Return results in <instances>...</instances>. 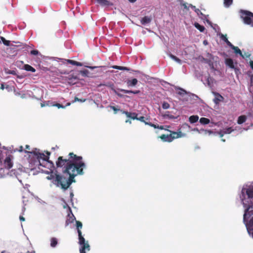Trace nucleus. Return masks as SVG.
<instances>
[{"label": "nucleus", "mask_w": 253, "mask_h": 253, "mask_svg": "<svg viewBox=\"0 0 253 253\" xmlns=\"http://www.w3.org/2000/svg\"><path fill=\"white\" fill-rule=\"evenodd\" d=\"M250 65L251 66V68L253 70V61H250Z\"/></svg>", "instance_id": "8fccbe9b"}, {"label": "nucleus", "mask_w": 253, "mask_h": 253, "mask_svg": "<svg viewBox=\"0 0 253 253\" xmlns=\"http://www.w3.org/2000/svg\"><path fill=\"white\" fill-rule=\"evenodd\" d=\"M222 141H223V142H225V140L224 139H222Z\"/></svg>", "instance_id": "e2e57ef3"}, {"label": "nucleus", "mask_w": 253, "mask_h": 253, "mask_svg": "<svg viewBox=\"0 0 253 253\" xmlns=\"http://www.w3.org/2000/svg\"><path fill=\"white\" fill-rule=\"evenodd\" d=\"M148 120V118L145 119V118L143 116H141L140 117H137V120H139L140 122L144 123L145 125H146V123H148V122L146 121V120Z\"/></svg>", "instance_id": "2f4dec72"}, {"label": "nucleus", "mask_w": 253, "mask_h": 253, "mask_svg": "<svg viewBox=\"0 0 253 253\" xmlns=\"http://www.w3.org/2000/svg\"><path fill=\"white\" fill-rule=\"evenodd\" d=\"M231 48L234 51V52L236 54H239L243 58H244V55H243L241 50L238 47L235 46L234 45H233Z\"/></svg>", "instance_id": "ddd939ff"}, {"label": "nucleus", "mask_w": 253, "mask_h": 253, "mask_svg": "<svg viewBox=\"0 0 253 253\" xmlns=\"http://www.w3.org/2000/svg\"><path fill=\"white\" fill-rule=\"evenodd\" d=\"M247 120V117L245 115H242L238 117V120H237V123L239 125L242 124L244 122H246Z\"/></svg>", "instance_id": "2eb2a0df"}, {"label": "nucleus", "mask_w": 253, "mask_h": 253, "mask_svg": "<svg viewBox=\"0 0 253 253\" xmlns=\"http://www.w3.org/2000/svg\"><path fill=\"white\" fill-rule=\"evenodd\" d=\"M58 240L55 237H52L50 239V246L51 247L54 248L57 245Z\"/></svg>", "instance_id": "aec40b11"}, {"label": "nucleus", "mask_w": 253, "mask_h": 253, "mask_svg": "<svg viewBox=\"0 0 253 253\" xmlns=\"http://www.w3.org/2000/svg\"><path fill=\"white\" fill-rule=\"evenodd\" d=\"M1 158H2V157H1V156L0 155V163H1Z\"/></svg>", "instance_id": "bf43d9fd"}, {"label": "nucleus", "mask_w": 253, "mask_h": 253, "mask_svg": "<svg viewBox=\"0 0 253 253\" xmlns=\"http://www.w3.org/2000/svg\"><path fill=\"white\" fill-rule=\"evenodd\" d=\"M170 57L172 59H173L174 60H175L176 62H177V63H179V64H181V60L179 59L178 58H177L176 56L172 55V54H170Z\"/></svg>", "instance_id": "473e14b6"}, {"label": "nucleus", "mask_w": 253, "mask_h": 253, "mask_svg": "<svg viewBox=\"0 0 253 253\" xmlns=\"http://www.w3.org/2000/svg\"><path fill=\"white\" fill-rule=\"evenodd\" d=\"M192 8L193 9H195V12H197L198 14L199 13V12H200L201 14H202V12L200 11V10L199 9H196V7L195 6H192Z\"/></svg>", "instance_id": "c03bdc74"}, {"label": "nucleus", "mask_w": 253, "mask_h": 253, "mask_svg": "<svg viewBox=\"0 0 253 253\" xmlns=\"http://www.w3.org/2000/svg\"><path fill=\"white\" fill-rule=\"evenodd\" d=\"M72 60L68 59V60H67V62L68 63L71 64Z\"/></svg>", "instance_id": "6e6d98bb"}, {"label": "nucleus", "mask_w": 253, "mask_h": 253, "mask_svg": "<svg viewBox=\"0 0 253 253\" xmlns=\"http://www.w3.org/2000/svg\"><path fill=\"white\" fill-rule=\"evenodd\" d=\"M56 166L53 169L61 168L62 174L56 173L47 176L48 180H52V183L57 187H60L63 190H67L72 183L75 182V177L78 175L84 173V169L86 165L83 161L82 156H78L73 152L68 154V158L59 156L56 161Z\"/></svg>", "instance_id": "f257e3e1"}, {"label": "nucleus", "mask_w": 253, "mask_h": 253, "mask_svg": "<svg viewBox=\"0 0 253 253\" xmlns=\"http://www.w3.org/2000/svg\"><path fill=\"white\" fill-rule=\"evenodd\" d=\"M18 151L20 152H22L23 151V147L22 146H20L18 149L17 150Z\"/></svg>", "instance_id": "49530a36"}, {"label": "nucleus", "mask_w": 253, "mask_h": 253, "mask_svg": "<svg viewBox=\"0 0 253 253\" xmlns=\"http://www.w3.org/2000/svg\"><path fill=\"white\" fill-rule=\"evenodd\" d=\"M19 219L21 221H24L25 220V218L22 216H20Z\"/></svg>", "instance_id": "3c124183"}, {"label": "nucleus", "mask_w": 253, "mask_h": 253, "mask_svg": "<svg viewBox=\"0 0 253 253\" xmlns=\"http://www.w3.org/2000/svg\"><path fill=\"white\" fill-rule=\"evenodd\" d=\"M0 39L5 45L10 46V42L9 41L5 40V39L3 37H0Z\"/></svg>", "instance_id": "bb28decb"}, {"label": "nucleus", "mask_w": 253, "mask_h": 253, "mask_svg": "<svg viewBox=\"0 0 253 253\" xmlns=\"http://www.w3.org/2000/svg\"><path fill=\"white\" fill-rule=\"evenodd\" d=\"M15 95H17V96H21V94L20 93V92H16L15 93Z\"/></svg>", "instance_id": "5fc2aeb1"}, {"label": "nucleus", "mask_w": 253, "mask_h": 253, "mask_svg": "<svg viewBox=\"0 0 253 253\" xmlns=\"http://www.w3.org/2000/svg\"><path fill=\"white\" fill-rule=\"evenodd\" d=\"M121 112L123 114H125L128 118H130L133 120H137V114L135 113H131V112H128L127 111H123V110H121Z\"/></svg>", "instance_id": "0eeeda50"}, {"label": "nucleus", "mask_w": 253, "mask_h": 253, "mask_svg": "<svg viewBox=\"0 0 253 253\" xmlns=\"http://www.w3.org/2000/svg\"><path fill=\"white\" fill-rule=\"evenodd\" d=\"M246 215V213H245L244 214V217H245Z\"/></svg>", "instance_id": "69168bd1"}, {"label": "nucleus", "mask_w": 253, "mask_h": 253, "mask_svg": "<svg viewBox=\"0 0 253 253\" xmlns=\"http://www.w3.org/2000/svg\"><path fill=\"white\" fill-rule=\"evenodd\" d=\"M170 132V133L169 134L170 135V140L171 142L175 138H178L180 137H181V132L179 131V132H175V131H172L170 130H168Z\"/></svg>", "instance_id": "423d86ee"}, {"label": "nucleus", "mask_w": 253, "mask_h": 253, "mask_svg": "<svg viewBox=\"0 0 253 253\" xmlns=\"http://www.w3.org/2000/svg\"><path fill=\"white\" fill-rule=\"evenodd\" d=\"M69 218L66 221V224H68V222L72 223L73 222L74 220L75 219V217L74 215L72 214V216H70L69 214Z\"/></svg>", "instance_id": "7c9ffc66"}, {"label": "nucleus", "mask_w": 253, "mask_h": 253, "mask_svg": "<svg viewBox=\"0 0 253 253\" xmlns=\"http://www.w3.org/2000/svg\"><path fill=\"white\" fill-rule=\"evenodd\" d=\"M4 88V85L3 84H1L0 85V89L3 90Z\"/></svg>", "instance_id": "603ef678"}, {"label": "nucleus", "mask_w": 253, "mask_h": 253, "mask_svg": "<svg viewBox=\"0 0 253 253\" xmlns=\"http://www.w3.org/2000/svg\"><path fill=\"white\" fill-rule=\"evenodd\" d=\"M119 90H120L121 92H123L125 93H133L134 94H137L140 93V90H126L124 89H118Z\"/></svg>", "instance_id": "f8f14e48"}, {"label": "nucleus", "mask_w": 253, "mask_h": 253, "mask_svg": "<svg viewBox=\"0 0 253 253\" xmlns=\"http://www.w3.org/2000/svg\"><path fill=\"white\" fill-rule=\"evenodd\" d=\"M68 81H69V83H71L72 82V79H74V80H77V77L76 76H74L72 75H69L68 77Z\"/></svg>", "instance_id": "c9c22d12"}, {"label": "nucleus", "mask_w": 253, "mask_h": 253, "mask_svg": "<svg viewBox=\"0 0 253 253\" xmlns=\"http://www.w3.org/2000/svg\"><path fill=\"white\" fill-rule=\"evenodd\" d=\"M218 133L219 134V136L220 137H223V135H224V132H222L221 131H220V132H218Z\"/></svg>", "instance_id": "de8ad7c7"}, {"label": "nucleus", "mask_w": 253, "mask_h": 253, "mask_svg": "<svg viewBox=\"0 0 253 253\" xmlns=\"http://www.w3.org/2000/svg\"><path fill=\"white\" fill-rule=\"evenodd\" d=\"M1 40H0V43H1Z\"/></svg>", "instance_id": "338daca9"}, {"label": "nucleus", "mask_w": 253, "mask_h": 253, "mask_svg": "<svg viewBox=\"0 0 253 253\" xmlns=\"http://www.w3.org/2000/svg\"><path fill=\"white\" fill-rule=\"evenodd\" d=\"M31 54L37 55L39 54V51L37 50H32L30 52Z\"/></svg>", "instance_id": "79ce46f5"}, {"label": "nucleus", "mask_w": 253, "mask_h": 253, "mask_svg": "<svg viewBox=\"0 0 253 253\" xmlns=\"http://www.w3.org/2000/svg\"><path fill=\"white\" fill-rule=\"evenodd\" d=\"M31 153L33 154L34 155L35 158L38 161L40 166L45 167L43 165V163H47L50 164V168H54V165L53 163L49 160V156L50 154V153L49 152H46V154L47 155L46 156L45 155L44 153L39 152V151H37V149H36L35 151H32Z\"/></svg>", "instance_id": "7ed1b4c3"}, {"label": "nucleus", "mask_w": 253, "mask_h": 253, "mask_svg": "<svg viewBox=\"0 0 253 253\" xmlns=\"http://www.w3.org/2000/svg\"><path fill=\"white\" fill-rule=\"evenodd\" d=\"M80 74L84 77H89V72L87 70H83L80 71Z\"/></svg>", "instance_id": "a878e982"}, {"label": "nucleus", "mask_w": 253, "mask_h": 253, "mask_svg": "<svg viewBox=\"0 0 253 253\" xmlns=\"http://www.w3.org/2000/svg\"><path fill=\"white\" fill-rule=\"evenodd\" d=\"M146 125H149L152 127H153L154 128H158V127H159V126L158 125H156L155 124H152L151 123H146Z\"/></svg>", "instance_id": "a19ab883"}, {"label": "nucleus", "mask_w": 253, "mask_h": 253, "mask_svg": "<svg viewBox=\"0 0 253 253\" xmlns=\"http://www.w3.org/2000/svg\"><path fill=\"white\" fill-rule=\"evenodd\" d=\"M113 69H118L120 70H124V71H129V69L126 67H123V66H117L114 65L112 67Z\"/></svg>", "instance_id": "412c9836"}, {"label": "nucleus", "mask_w": 253, "mask_h": 253, "mask_svg": "<svg viewBox=\"0 0 253 253\" xmlns=\"http://www.w3.org/2000/svg\"><path fill=\"white\" fill-rule=\"evenodd\" d=\"M160 138L163 141L165 142H170V138L169 135L166 134H162L160 136Z\"/></svg>", "instance_id": "4468645a"}, {"label": "nucleus", "mask_w": 253, "mask_h": 253, "mask_svg": "<svg viewBox=\"0 0 253 253\" xmlns=\"http://www.w3.org/2000/svg\"><path fill=\"white\" fill-rule=\"evenodd\" d=\"M102 5H111L112 3L107 0H96Z\"/></svg>", "instance_id": "6ab92c4d"}, {"label": "nucleus", "mask_w": 253, "mask_h": 253, "mask_svg": "<svg viewBox=\"0 0 253 253\" xmlns=\"http://www.w3.org/2000/svg\"><path fill=\"white\" fill-rule=\"evenodd\" d=\"M20 97L22 98H24L25 97V94L24 93H22L21 94Z\"/></svg>", "instance_id": "864d4df0"}, {"label": "nucleus", "mask_w": 253, "mask_h": 253, "mask_svg": "<svg viewBox=\"0 0 253 253\" xmlns=\"http://www.w3.org/2000/svg\"><path fill=\"white\" fill-rule=\"evenodd\" d=\"M178 89H179V91L177 92L178 94H179L182 96H183L184 95L187 94V92L183 88H179Z\"/></svg>", "instance_id": "c756f323"}, {"label": "nucleus", "mask_w": 253, "mask_h": 253, "mask_svg": "<svg viewBox=\"0 0 253 253\" xmlns=\"http://www.w3.org/2000/svg\"><path fill=\"white\" fill-rule=\"evenodd\" d=\"M165 127L167 128H169L170 126H166Z\"/></svg>", "instance_id": "052dcab7"}, {"label": "nucleus", "mask_w": 253, "mask_h": 253, "mask_svg": "<svg viewBox=\"0 0 253 253\" xmlns=\"http://www.w3.org/2000/svg\"><path fill=\"white\" fill-rule=\"evenodd\" d=\"M126 123H129L130 124L131 122V121L127 120L126 121Z\"/></svg>", "instance_id": "13d9d810"}, {"label": "nucleus", "mask_w": 253, "mask_h": 253, "mask_svg": "<svg viewBox=\"0 0 253 253\" xmlns=\"http://www.w3.org/2000/svg\"><path fill=\"white\" fill-rule=\"evenodd\" d=\"M136 0H128L131 2H134Z\"/></svg>", "instance_id": "4d7b16f0"}, {"label": "nucleus", "mask_w": 253, "mask_h": 253, "mask_svg": "<svg viewBox=\"0 0 253 253\" xmlns=\"http://www.w3.org/2000/svg\"><path fill=\"white\" fill-rule=\"evenodd\" d=\"M152 19V17L151 16H145L141 19L140 22L142 25H146L150 23Z\"/></svg>", "instance_id": "6e6552de"}, {"label": "nucleus", "mask_w": 253, "mask_h": 253, "mask_svg": "<svg viewBox=\"0 0 253 253\" xmlns=\"http://www.w3.org/2000/svg\"><path fill=\"white\" fill-rule=\"evenodd\" d=\"M110 107L114 111V114H117L118 111H121L120 109H118L116 107L113 106H110Z\"/></svg>", "instance_id": "ea45409f"}, {"label": "nucleus", "mask_w": 253, "mask_h": 253, "mask_svg": "<svg viewBox=\"0 0 253 253\" xmlns=\"http://www.w3.org/2000/svg\"><path fill=\"white\" fill-rule=\"evenodd\" d=\"M199 122L201 124L207 125L210 123V120L208 118L203 117L200 119Z\"/></svg>", "instance_id": "5701e85b"}, {"label": "nucleus", "mask_w": 253, "mask_h": 253, "mask_svg": "<svg viewBox=\"0 0 253 253\" xmlns=\"http://www.w3.org/2000/svg\"><path fill=\"white\" fill-rule=\"evenodd\" d=\"M233 3V0H224V4L226 7L230 6Z\"/></svg>", "instance_id": "c85d7f7f"}, {"label": "nucleus", "mask_w": 253, "mask_h": 253, "mask_svg": "<svg viewBox=\"0 0 253 253\" xmlns=\"http://www.w3.org/2000/svg\"><path fill=\"white\" fill-rule=\"evenodd\" d=\"M215 97L213 99V101L216 104H218L220 102L223 101L224 98L220 94L218 93H215Z\"/></svg>", "instance_id": "9d476101"}, {"label": "nucleus", "mask_w": 253, "mask_h": 253, "mask_svg": "<svg viewBox=\"0 0 253 253\" xmlns=\"http://www.w3.org/2000/svg\"><path fill=\"white\" fill-rule=\"evenodd\" d=\"M4 166L7 169H10L12 167L13 163L11 161V158L10 156L7 157L4 161Z\"/></svg>", "instance_id": "39448f33"}, {"label": "nucleus", "mask_w": 253, "mask_h": 253, "mask_svg": "<svg viewBox=\"0 0 253 253\" xmlns=\"http://www.w3.org/2000/svg\"><path fill=\"white\" fill-rule=\"evenodd\" d=\"M112 90L113 91V92L117 94L119 97H123L124 96L123 94L119 93L115 88L113 87V85H112V87H111Z\"/></svg>", "instance_id": "e433bc0d"}, {"label": "nucleus", "mask_w": 253, "mask_h": 253, "mask_svg": "<svg viewBox=\"0 0 253 253\" xmlns=\"http://www.w3.org/2000/svg\"><path fill=\"white\" fill-rule=\"evenodd\" d=\"M83 224L80 221H76V227L79 236V243L81 245L80 249V253H86L85 250L88 251L90 250V246L87 241H85V239L82 235L81 229Z\"/></svg>", "instance_id": "f03ea898"}, {"label": "nucleus", "mask_w": 253, "mask_h": 253, "mask_svg": "<svg viewBox=\"0 0 253 253\" xmlns=\"http://www.w3.org/2000/svg\"><path fill=\"white\" fill-rule=\"evenodd\" d=\"M71 64L73 65H76L77 66H82L83 65V63H82L81 62H79L74 60H72Z\"/></svg>", "instance_id": "f704fd0d"}, {"label": "nucleus", "mask_w": 253, "mask_h": 253, "mask_svg": "<svg viewBox=\"0 0 253 253\" xmlns=\"http://www.w3.org/2000/svg\"><path fill=\"white\" fill-rule=\"evenodd\" d=\"M169 107H170V105L168 102H164L162 104V108L164 109H167L169 108Z\"/></svg>", "instance_id": "4c0bfd02"}, {"label": "nucleus", "mask_w": 253, "mask_h": 253, "mask_svg": "<svg viewBox=\"0 0 253 253\" xmlns=\"http://www.w3.org/2000/svg\"><path fill=\"white\" fill-rule=\"evenodd\" d=\"M222 39L225 42H226V43L229 46H230V47H232L233 44L228 41L226 36L222 35Z\"/></svg>", "instance_id": "cd10ccee"}, {"label": "nucleus", "mask_w": 253, "mask_h": 253, "mask_svg": "<svg viewBox=\"0 0 253 253\" xmlns=\"http://www.w3.org/2000/svg\"><path fill=\"white\" fill-rule=\"evenodd\" d=\"M199 120V117L197 115H193L189 117V121L191 124L196 123Z\"/></svg>", "instance_id": "f3484780"}, {"label": "nucleus", "mask_w": 253, "mask_h": 253, "mask_svg": "<svg viewBox=\"0 0 253 253\" xmlns=\"http://www.w3.org/2000/svg\"><path fill=\"white\" fill-rule=\"evenodd\" d=\"M246 194L249 198H253V189L250 188L247 189Z\"/></svg>", "instance_id": "b1692460"}, {"label": "nucleus", "mask_w": 253, "mask_h": 253, "mask_svg": "<svg viewBox=\"0 0 253 253\" xmlns=\"http://www.w3.org/2000/svg\"><path fill=\"white\" fill-rule=\"evenodd\" d=\"M85 100H86L85 99H79L77 97H75V98H74V100H73L72 102L74 103V102H75L76 101H80V102H84Z\"/></svg>", "instance_id": "58836bf2"}, {"label": "nucleus", "mask_w": 253, "mask_h": 253, "mask_svg": "<svg viewBox=\"0 0 253 253\" xmlns=\"http://www.w3.org/2000/svg\"><path fill=\"white\" fill-rule=\"evenodd\" d=\"M26 150L24 151L25 153H31V152L29 151V150H30V147L29 145H26Z\"/></svg>", "instance_id": "37998d69"}, {"label": "nucleus", "mask_w": 253, "mask_h": 253, "mask_svg": "<svg viewBox=\"0 0 253 253\" xmlns=\"http://www.w3.org/2000/svg\"><path fill=\"white\" fill-rule=\"evenodd\" d=\"M241 18L243 19L244 23L248 25H251L253 27V13L251 11L241 10Z\"/></svg>", "instance_id": "20e7f679"}, {"label": "nucleus", "mask_w": 253, "mask_h": 253, "mask_svg": "<svg viewBox=\"0 0 253 253\" xmlns=\"http://www.w3.org/2000/svg\"><path fill=\"white\" fill-rule=\"evenodd\" d=\"M85 67L91 69H94V68H96L97 67L96 66H85Z\"/></svg>", "instance_id": "09e8293b"}, {"label": "nucleus", "mask_w": 253, "mask_h": 253, "mask_svg": "<svg viewBox=\"0 0 253 253\" xmlns=\"http://www.w3.org/2000/svg\"><path fill=\"white\" fill-rule=\"evenodd\" d=\"M195 27L198 29L201 32H203L204 31L205 28L204 26L201 25L198 23L195 22L194 23Z\"/></svg>", "instance_id": "4be33fe9"}, {"label": "nucleus", "mask_w": 253, "mask_h": 253, "mask_svg": "<svg viewBox=\"0 0 253 253\" xmlns=\"http://www.w3.org/2000/svg\"><path fill=\"white\" fill-rule=\"evenodd\" d=\"M233 131V129L232 127L226 128L223 130L224 133L229 134Z\"/></svg>", "instance_id": "72a5a7b5"}, {"label": "nucleus", "mask_w": 253, "mask_h": 253, "mask_svg": "<svg viewBox=\"0 0 253 253\" xmlns=\"http://www.w3.org/2000/svg\"><path fill=\"white\" fill-rule=\"evenodd\" d=\"M24 69L26 71H30V72H32L33 73H34V72H36V69L34 68H33V67H32L31 66H30V65H29V64H25V65H24Z\"/></svg>", "instance_id": "dca6fc26"}, {"label": "nucleus", "mask_w": 253, "mask_h": 253, "mask_svg": "<svg viewBox=\"0 0 253 253\" xmlns=\"http://www.w3.org/2000/svg\"><path fill=\"white\" fill-rule=\"evenodd\" d=\"M158 128L160 129H165V130H167L168 131L169 130L167 128H165L164 126H159Z\"/></svg>", "instance_id": "a18cd8bd"}, {"label": "nucleus", "mask_w": 253, "mask_h": 253, "mask_svg": "<svg viewBox=\"0 0 253 253\" xmlns=\"http://www.w3.org/2000/svg\"><path fill=\"white\" fill-rule=\"evenodd\" d=\"M203 61L209 64L211 68H213V64L211 60L210 59L203 58Z\"/></svg>", "instance_id": "393cba45"}, {"label": "nucleus", "mask_w": 253, "mask_h": 253, "mask_svg": "<svg viewBox=\"0 0 253 253\" xmlns=\"http://www.w3.org/2000/svg\"><path fill=\"white\" fill-rule=\"evenodd\" d=\"M204 44H206L207 43V42L206 41H204Z\"/></svg>", "instance_id": "0e129e2a"}, {"label": "nucleus", "mask_w": 253, "mask_h": 253, "mask_svg": "<svg viewBox=\"0 0 253 253\" xmlns=\"http://www.w3.org/2000/svg\"><path fill=\"white\" fill-rule=\"evenodd\" d=\"M70 195H71V196H73V193H71L70 194Z\"/></svg>", "instance_id": "680f3d73"}, {"label": "nucleus", "mask_w": 253, "mask_h": 253, "mask_svg": "<svg viewBox=\"0 0 253 253\" xmlns=\"http://www.w3.org/2000/svg\"><path fill=\"white\" fill-rule=\"evenodd\" d=\"M126 82L128 87L134 86L137 84L138 80L135 78L132 80H127Z\"/></svg>", "instance_id": "1a4fd4ad"}, {"label": "nucleus", "mask_w": 253, "mask_h": 253, "mask_svg": "<svg viewBox=\"0 0 253 253\" xmlns=\"http://www.w3.org/2000/svg\"><path fill=\"white\" fill-rule=\"evenodd\" d=\"M71 105V103L70 102H68L66 104V105L65 106H64L62 104H60L59 103H54L52 105V106H54V107H57L58 108H63V109H64L66 108V106H69Z\"/></svg>", "instance_id": "a211bd4d"}, {"label": "nucleus", "mask_w": 253, "mask_h": 253, "mask_svg": "<svg viewBox=\"0 0 253 253\" xmlns=\"http://www.w3.org/2000/svg\"><path fill=\"white\" fill-rule=\"evenodd\" d=\"M225 64L229 66L231 69H236L235 66L234 65L233 61L231 58H227L225 59Z\"/></svg>", "instance_id": "9b49d317"}]
</instances>
